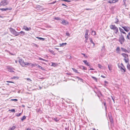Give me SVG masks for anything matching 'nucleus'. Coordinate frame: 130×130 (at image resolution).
I'll return each mask as SVG.
<instances>
[{
  "instance_id": "53",
  "label": "nucleus",
  "mask_w": 130,
  "mask_h": 130,
  "mask_svg": "<svg viewBox=\"0 0 130 130\" xmlns=\"http://www.w3.org/2000/svg\"><path fill=\"white\" fill-rule=\"evenodd\" d=\"M39 59L40 60H43V59L42 58H40V57H39Z\"/></svg>"
},
{
  "instance_id": "20",
  "label": "nucleus",
  "mask_w": 130,
  "mask_h": 130,
  "mask_svg": "<svg viewBox=\"0 0 130 130\" xmlns=\"http://www.w3.org/2000/svg\"><path fill=\"white\" fill-rule=\"evenodd\" d=\"M72 69L73 70V71L77 73H79V72H78L77 70L76 69H75L73 68H72Z\"/></svg>"
},
{
  "instance_id": "9",
  "label": "nucleus",
  "mask_w": 130,
  "mask_h": 130,
  "mask_svg": "<svg viewBox=\"0 0 130 130\" xmlns=\"http://www.w3.org/2000/svg\"><path fill=\"white\" fill-rule=\"evenodd\" d=\"M61 23L63 25H66L67 24H69L68 21L65 20H63L62 21Z\"/></svg>"
},
{
  "instance_id": "4",
  "label": "nucleus",
  "mask_w": 130,
  "mask_h": 130,
  "mask_svg": "<svg viewBox=\"0 0 130 130\" xmlns=\"http://www.w3.org/2000/svg\"><path fill=\"white\" fill-rule=\"evenodd\" d=\"M8 3L7 0H4L2 1L0 3V5L5 6L7 5Z\"/></svg>"
},
{
  "instance_id": "46",
  "label": "nucleus",
  "mask_w": 130,
  "mask_h": 130,
  "mask_svg": "<svg viewBox=\"0 0 130 130\" xmlns=\"http://www.w3.org/2000/svg\"><path fill=\"white\" fill-rule=\"evenodd\" d=\"M9 70L10 71V72H14L13 69H9Z\"/></svg>"
},
{
  "instance_id": "32",
  "label": "nucleus",
  "mask_w": 130,
  "mask_h": 130,
  "mask_svg": "<svg viewBox=\"0 0 130 130\" xmlns=\"http://www.w3.org/2000/svg\"><path fill=\"white\" fill-rule=\"evenodd\" d=\"M96 33L95 31H92L91 34L93 35H95Z\"/></svg>"
},
{
  "instance_id": "52",
  "label": "nucleus",
  "mask_w": 130,
  "mask_h": 130,
  "mask_svg": "<svg viewBox=\"0 0 130 130\" xmlns=\"http://www.w3.org/2000/svg\"><path fill=\"white\" fill-rule=\"evenodd\" d=\"M7 82H8V83H14L13 82H11V81H7Z\"/></svg>"
},
{
  "instance_id": "57",
  "label": "nucleus",
  "mask_w": 130,
  "mask_h": 130,
  "mask_svg": "<svg viewBox=\"0 0 130 130\" xmlns=\"http://www.w3.org/2000/svg\"><path fill=\"white\" fill-rule=\"evenodd\" d=\"M43 60L44 61H46V62H47V60H46L45 59H43V60Z\"/></svg>"
},
{
  "instance_id": "14",
  "label": "nucleus",
  "mask_w": 130,
  "mask_h": 130,
  "mask_svg": "<svg viewBox=\"0 0 130 130\" xmlns=\"http://www.w3.org/2000/svg\"><path fill=\"white\" fill-rule=\"evenodd\" d=\"M83 62L85 63V64L86 65L88 66H90V64L89 63L87 62L86 60H84L83 61Z\"/></svg>"
},
{
  "instance_id": "34",
  "label": "nucleus",
  "mask_w": 130,
  "mask_h": 130,
  "mask_svg": "<svg viewBox=\"0 0 130 130\" xmlns=\"http://www.w3.org/2000/svg\"><path fill=\"white\" fill-rule=\"evenodd\" d=\"M67 44V43H62L61 44H60V45L61 46H64V45H65Z\"/></svg>"
},
{
  "instance_id": "6",
  "label": "nucleus",
  "mask_w": 130,
  "mask_h": 130,
  "mask_svg": "<svg viewBox=\"0 0 130 130\" xmlns=\"http://www.w3.org/2000/svg\"><path fill=\"white\" fill-rule=\"evenodd\" d=\"M122 27L124 29L125 31L126 32L128 31L130 29L128 27L125 26H122Z\"/></svg>"
},
{
  "instance_id": "33",
  "label": "nucleus",
  "mask_w": 130,
  "mask_h": 130,
  "mask_svg": "<svg viewBox=\"0 0 130 130\" xmlns=\"http://www.w3.org/2000/svg\"><path fill=\"white\" fill-rule=\"evenodd\" d=\"M98 67H99V68L100 69H102V67L103 66H101L100 64H98Z\"/></svg>"
},
{
  "instance_id": "7",
  "label": "nucleus",
  "mask_w": 130,
  "mask_h": 130,
  "mask_svg": "<svg viewBox=\"0 0 130 130\" xmlns=\"http://www.w3.org/2000/svg\"><path fill=\"white\" fill-rule=\"evenodd\" d=\"M118 67L119 68H120V70H121L122 72H123L124 73L126 72V69L125 68V67L123 68V67H121L120 68L119 65H118Z\"/></svg>"
},
{
  "instance_id": "5",
  "label": "nucleus",
  "mask_w": 130,
  "mask_h": 130,
  "mask_svg": "<svg viewBox=\"0 0 130 130\" xmlns=\"http://www.w3.org/2000/svg\"><path fill=\"white\" fill-rule=\"evenodd\" d=\"M19 62L21 65L22 66V67H24V63L25 62L22 59H20L19 60Z\"/></svg>"
},
{
  "instance_id": "59",
  "label": "nucleus",
  "mask_w": 130,
  "mask_h": 130,
  "mask_svg": "<svg viewBox=\"0 0 130 130\" xmlns=\"http://www.w3.org/2000/svg\"><path fill=\"white\" fill-rule=\"evenodd\" d=\"M116 19H117V21L115 22V23H116L118 22V19H117V18Z\"/></svg>"
},
{
  "instance_id": "38",
  "label": "nucleus",
  "mask_w": 130,
  "mask_h": 130,
  "mask_svg": "<svg viewBox=\"0 0 130 130\" xmlns=\"http://www.w3.org/2000/svg\"><path fill=\"white\" fill-rule=\"evenodd\" d=\"M76 78L78 79L79 80H80L81 81H82L83 80V79L82 78H80L79 77L77 76Z\"/></svg>"
},
{
  "instance_id": "31",
  "label": "nucleus",
  "mask_w": 130,
  "mask_h": 130,
  "mask_svg": "<svg viewBox=\"0 0 130 130\" xmlns=\"http://www.w3.org/2000/svg\"><path fill=\"white\" fill-rule=\"evenodd\" d=\"M53 19L57 20H59L60 19L59 17H55Z\"/></svg>"
},
{
  "instance_id": "17",
  "label": "nucleus",
  "mask_w": 130,
  "mask_h": 130,
  "mask_svg": "<svg viewBox=\"0 0 130 130\" xmlns=\"http://www.w3.org/2000/svg\"><path fill=\"white\" fill-rule=\"evenodd\" d=\"M119 29L120 31L121 32L124 34H126V33L124 31L123 29L121 28L120 27H119Z\"/></svg>"
},
{
  "instance_id": "39",
  "label": "nucleus",
  "mask_w": 130,
  "mask_h": 130,
  "mask_svg": "<svg viewBox=\"0 0 130 130\" xmlns=\"http://www.w3.org/2000/svg\"><path fill=\"white\" fill-rule=\"evenodd\" d=\"M85 38L86 39V40H87L88 38V35H85Z\"/></svg>"
},
{
  "instance_id": "2",
  "label": "nucleus",
  "mask_w": 130,
  "mask_h": 130,
  "mask_svg": "<svg viewBox=\"0 0 130 130\" xmlns=\"http://www.w3.org/2000/svg\"><path fill=\"white\" fill-rule=\"evenodd\" d=\"M10 32L16 36L19 35L18 32L16 31L15 30L11 28H10Z\"/></svg>"
},
{
  "instance_id": "19",
  "label": "nucleus",
  "mask_w": 130,
  "mask_h": 130,
  "mask_svg": "<svg viewBox=\"0 0 130 130\" xmlns=\"http://www.w3.org/2000/svg\"><path fill=\"white\" fill-rule=\"evenodd\" d=\"M36 38L39 39L40 40H42V41H44L45 39V38L41 37H36Z\"/></svg>"
},
{
  "instance_id": "10",
  "label": "nucleus",
  "mask_w": 130,
  "mask_h": 130,
  "mask_svg": "<svg viewBox=\"0 0 130 130\" xmlns=\"http://www.w3.org/2000/svg\"><path fill=\"white\" fill-rule=\"evenodd\" d=\"M118 0H109L108 1V3L110 4L112 3H114L117 2L118 1Z\"/></svg>"
},
{
  "instance_id": "18",
  "label": "nucleus",
  "mask_w": 130,
  "mask_h": 130,
  "mask_svg": "<svg viewBox=\"0 0 130 130\" xmlns=\"http://www.w3.org/2000/svg\"><path fill=\"white\" fill-rule=\"evenodd\" d=\"M122 51V52H124L125 53L128 52L125 49H124L122 47L121 48Z\"/></svg>"
},
{
  "instance_id": "42",
  "label": "nucleus",
  "mask_w": 130,
  "mask_h": 130,
  "mask_svg": "<svg viewBox=\"0 0 130 130\" xmlns=\"http://www.w3.org/2000/svg\"><path fill=\"white\" fill-rule=\"evenodd\" d=\"M53 119V120H55L56 122H57L58 121L57 119L56 118H54Z\"/></svg>"
},
{
  "instance_id": "37",
  "label": "nucleus",
  "mask_w": 130,
  "mask_h": 130,
  "mask_svg": "<svg viewBox=\"0 0 130 130\" xmlns=\"http://www.w3.org/2000/svg\"><path fill=\"white\" fill-rule=\"evenodd\" d=\"M66 35H67V36H69V37L70 36V34L68 32H66Z\"/></svg>"
},
{
  "instance_id": "8",
  "label": "nucleus",
  "mask_w": 130,
  "mask_h": 130,
  "mask_svg": "<svg viewBox=\"0 0 130 130\" xmlns=\"http://www.w3.org/2000/svg\"><path fill=\"white\" fill-rule=\"evenodd\" d=\"M23 28L27 31H29L31 30V28L30 27L28 28L26 26H23Z\"/></svg>"
},
{
  "instance_id": "51",
  "label": "nucleus",
  "mask_w": 130,
  "mask_h": 130,
  "mask_svg": "<svg viewBox=\"0 0 130 130\" xmlns=\"http://www.w3.org/2000/svg\"><path fill=\"white\" fill-rule=\"evenodd\" d=\"M56 64L55 63H52V66H55Z\"/></svg>"
},
{
  "instance_id": "11",
  "label": "nucleus",
  "mask_w": 130,
  "mask_h": 130,
  "mask_svg": "<svg viewBox=\"0 0 130 130\" xmlns=\"http://www.w3.org/2000/svg\"><path fill=\"white\" fill-rule=\"evenodd\" d=\"M110 28L112 29L115 30L117 27L115 25H111L110 26Z\"/></svg>"
},
{
  "instance_id": "64",
  "label": "nucleus",
  "mask_w": 130,
  "mask_h": 130,
  "mask_svg": "<svg viewBox=\"0 0 130 130\" xmlns=\"http://www.w3.org/2000/svg\"><path fill=\"white\" fill-rule=\"evenodd\" d=\"M0 18H3V16L0 15Z\"/></svg>"
},
{
  "instance_id": "54",
  "label": "nucleus",
  "mask_w": 130,
  "mask_h": 130,
  "mask_svg": "<svg viewBox=\"0 0 130 130\" xmlns=\"http://www.w3.org/2000/svg\"><path fill=\"white\" fill-rule=\"evenodd\" d=\"M27 80H30V81H31V80L29 78H27Z\"/></svg>"
},
{
  "instance_id": "13",
  "label": "nucleus",
  "mask_w": 130,
  "mask_h": 130,
  "mask_svg": "<svg viewBox=\"0 0 130 130\" xmlns=\"http://www.w3.org/2000/svg\"><path fill=\"white\" fill-rule=\"evenodd\" d=\"M18 34H20V35L21 36H23L25 35V32L23 31H21L20 32H18Z\"/></svg>"
},
{
  "instance_id": "45",
  "label": "nucleus",
  "mask_w": 130,
  "mask_h": 130,
  "mask_svg": "<svg viewBox=\"0 0 130 130\" xmlns=\"http://www.w3.org/2000/svg\"><path fill=\"white\" fill-rule=\"evenodd\" d=\"M104 51V46H103L101 49V51Z\"/></svg>"
},
{
  "instance_id": "15",
  "label": "nucleus",
  "mask_w": 130,
  "mask_h": 130,
  "mask_svg": "<svg viewBox=\"0 0 130 130\" xmlns=\"http://www.w3.org/2000/svg\"><path fill=\"white\" fill-rule=\"evenodd\" d=\"M35 65L36 66L38 67L39 69H41L42 70H44V68L43 67H41V66H40L39 64L35 63Z\"/></svg>"
},
{
  "instance_id": "56",
  "label": "nucleus",
  "mask_w": 130,
  "mask_h": 130,
  "mask_svg": "<svg viewBox=\"0 0 130 130\" xmlns=\"http://www.w3.org/2000/svg\"><path fill=\"white\" fill-rule=\"evenodd\" d=\"M69 128L68 127H66L65 128V130H69Z\"/></svg>"
},
{
  "instance_id": "29",
  "label": "nucleus",
  "mask_w": 130,
  "mask_h": 130,
  "mask_svg": "<svg viewBox=\"0 0 130 130\" xmlns=\"http://www.w3.org/2000/svg\"><path fill=\"white\" fill-rule=\"evenodd\" d=\"M80 67H82V69L83 70H87V68L83 66H81Z\"/></svg>"
},
{
  "instance_id": "50",
  "label": "nucleus",
  "mask_w": 130,
  "mask_h": 130,
  "mask_svg": "<svg viewBox=\"0 0 130 130\" xmlns=\"http://www.w3.org/2000/svg\"><path fill=\"white\" fill-rule=\"evenodd\" d=\"M89 68H90V69L89 70H94V69L92 68H91V66L90 65V66H89Z\"/></svg>"
},
{
  "instance_id": "26",
  "label": "nucleus",
  "mask_w": 130,
  "mask_h": 130,
  "mask_svg": "<svg viewBox=\"0 0 130 130\" xmlns=\"http://www.w3.org/2000/svg\"><path fill=\"white\" fill-rule=\"evenodd\" d=\"M127 37L128 39H130V32L128 33V34L127 35Z\"/></svg>"
},
{
  "instance_id": "60",
  "label": "nucleus",
  "mask_w": 130,
  "mask_h": 130,
  "mask_svg": "<svg viewBox=\"0 0 130 130\" xmlns=\"http://www.w3.org/2000/svg\"><path fill=\"white\" fill-rule=\"evenodd\" d=\"M62 5L63 6H66L67 7H68L67 6H66V5H65L64 4H62Z\"/></svg>"
},
{
  "instance_id": "44",
  "label": "nucleus",
  "mask_w": 130,
  "mask_h": 130,
  "mask_svg": "<svg viewBox=\"0 0 130 130\" xmlns=\"http://www.w3.org/2000/svg\"><path fill=\"white\" fill-rule=\"evenodd\" d=\"M50 52L53 55H55V54L54 53V52L53 50H51L50 51Z\"/></svg>"
},
{
  "instance_id": "63",
  "label": "nucleus",
  "mask_w": 130,
  "mask_h": 130,
  "mask_svg": "<svg viewBox=\"0 0 130 130\" xmlns=\"http://www.w3.org/2000/svg\"><path fill=\"white\" fill-rule=\"evenodd\" d=\"M55 48L58 51L59 49L57 48Z\"/></svg>"
},
{
  "instance_id": "41",
  "label": "nucleus",
  "mask_w": 130,
  "mask_h": 130,
  "mask_svg": "<svg viewBox=\"0 0 130 130\" xmlns=\"http://www.w3.org/2000/svg\"><path fill=\"white\" fill-rule=\"evenodd\" d=\"M15 126H12V127L11 128H10L11 129V130H13L14 129H15Z\"/></svg>"
},
{
  "instance_id": "27",
  "label": "nucleus",
  "mask_w": 130,
  "mask_h": 130,
  "mask_svg": "<svg viewBox=\"0 0 130 130\" xmlns=\"http://www.w3.org/2000/svg\"><path fill=\"white\" fill-rule=\"evenodd\" d=\"M120 50V48L119 47H117L116 49V51H117V52L118 53Z\"/></svg>"
},
{
  "instance_id": "35",
  "label": "nucleus",
  "mask_w": 130,
  "mask_h": 130,
  "mask_svg": "<svg viewBox=\"0 0 130 130\" xmlns=\"http://www.w3.org/2000/svg\"><path fill=\"white\" fill-rule=\"evenodd\" d=\"M22 114V113H17L16 114V116L17 117H19L20 116L21 114Z\"/></svg>"
},
{
  "instance_id": "55",
  "label": "nucleus",
  "mask_w": 130,
  "mask_h": 130,
  "mask_svg": "<svg viewBox=\"0 0 130 130\" xmlns=\"http://www.w3.org/2000/svg\"><path fill=\"white\" fill-rule=\"evenodd\" d=\"M111 98H112V99L113 100L114 102H115L114 100L115 98L113 97L112 96H111Z\"/></svg>"
},
{
  "instance_id": "3",
  "label": "nucleus",
  "mask_w": 130,
  "mask_h": 130,
  "mask_svg": "<svg viewBox=\"0 0 130 130\" xmlns=\"http://www.w3.org/2000/svg\"><path fill=\"white\" fill-rule=\"evenodd\" d=\"M124 39L123 35H121V36L120 37L119 39V41L121 44H122L124 42Z\"/></svg>"
},
{
  "instance_id": "30",
  "label": "nucleus",
  "mask_w": 130,
  "mask_h": 130,
  "mask_svg": "<svg viewBox=\"0 0 130 130\" xmlns=\"http://www.w3.org/2000/svg\"><path fill=\"white\" fill-rule=\"evenodd\" d=\"M104 105L105 107V109H107V106L105 102H103Z\"/></svg>"
},
{
  "instance_id": "25",
  "label": "nucleus",
  "mask_w": 130,
  "mask_h": 130,
  "mask_svg": "<svg viewBox=\"0 0 130 130\" xmlns=\"http://www.w3.org/2000/svg\"><path fill=\"white\" fill-rule=\"evenodd\" d=\"M91 77L96 82H97V79L96 78L93 76H91Z\"/></svg>"
},
{
  "instance_id": "21",
  "label": "nucleus",
  "mask_w": 130,
  "mask_h": 130,
  "mask_svg": "<svg viewBox=\"0 0 130 130\" xmlns=\"http://www.w3.org/2000/svg\"><path fill=\"white\" fill-rule=\"evenodd\" d=\"M89 40H90V42L91 43L93 44V46H94L95 45L94 43L93 42L92 38H90L89 39Z\"/></svg>"
},
{
  "instance_id": "58",
  "label": "nucleus",
  "mask_w": 130,
  "mask_h": 130,
  "mask_svg": "<svg viewBox=\"0 0 130 130\" xmlns=\"http://www.w3.org/2000/svg\"><path fill=\"white\" fill-rule=\"evenodd\" d=\"M27 130H31V129L30 128H27Z\"/></svg>"
},
{
  "instance_id": "47",
  "label": "nucleus",
  "mask_w": 130,
  "mask_h": 130,
  "mask_svg": "<svg viewBox=\"0 0 130 130\" xmlns=\"http://www.w3.org/2000/svg\"><path fill=\"white\" fill-rule=\"evenodd\" d=\"M10 110L12 112H15V110L14 109H12Z\"/></svg>"
},
{
  "instance_id": "22",
  "label": "nucleus",
  "mask_w": 130,
  "mask_h": 130,
  "mask_svg": "<svg viewBox=\"0 0 130 130\" xmlns=\"http://www.w3.org/2000/svg\"><path fill=\"white\" fill-rule=\"evenodd\" d=\"M115 33V34H117L118 31V29L117 28H116L114 30Z\"/></svg>"
},
{
  "instance_id": "1",
  "label": "nucleus",
  "mask_w": 130,
  "mask_h": 130,
  "mask_svg": "<svg viewBox=\"0 0 130 130\" xmlns=\"http://www.w3.org/2000/svg\"><path fill=\"white\" fill-rule=\"evenodd\" d=\"M121 55L124 57V60H125V62L126 63L128 62L129 59L128 58V55L127 54L123 53H122Z\"/></svg>"
},
{
  "instance_id": "61",
  "label": "nucleus",
  "mask_w": 130,
  "mask_h": 130,
  "mask_svg": "<svg viewBox=\"0 0 130 130\" xmlns=\"http://www.w3.org/2000/svg\"><path fill=\"white\" fill-rule=\"evenodd\" d=\"M121 64L122 66H123V68L124 67V66L123 64L122 63H121Z\"/></svg>"
},
{
  "instance_id": "43",
  "label": "nucleus",
  "mask_w": 130,
  "mask_h": 130,
  "mask_svg": "<svg viewBox=\"0 0 130 130\" xmlns=\"http://www.w3.org/2000/svg\"><path fill=\"white\" fill-rule=\"evenodd\" d=\"M30 66H31L32 67H35V66H36L35 65V64H33L30 63Z\"/></svg>"
},
{
  "instance_id": "62",
  "label": "nucleus",
  "mask_w": 130,
  "mask_h": 130,
  "mask_svg": "<svg viewBox=\"0 0 130 130\" xmlns=\"http://www.w3.org/2000/svg\"><path fill=\"white\" fill-rule=\"evenodd\" d=\"M82 55H84V56H85V54H83V53H82Z\"/></svg>"
},
{
  "instance_id": "24",
  "label": "nucleus",
  "mask_w": 130,
  "mask_h": 130,
  "mask_svg": "<svg viewBox=\"0 0 130 130\" xmlns=\"http://www.w3.org/2000/svg\"><path fill=\"white\" fill-rule=\"evenodd\" d=\"M127 69L130 71V65L129 63L127 64Z\"/></svg>"
},
{
  "instance_id": "16",
  "label": "nucleus",
  "mask_w": 130,
  "mask_h": 130,
  "mask_svg": "<svg viewBox=\"0 0 130 130\" xmlns=\"http://www.w3.org/2000/svg\"><path fill=\"white\" fill-rule=\"evenodd\" d=\"M12 9H0L2 11H6L8 10H10Z\"/></svg>"
},
{
  "instance_id": "48",
  "label": "nucleus",
  "mask_w": 130,
  "mask_h": 130,
  "mask_svg": "<svg viewBox=\"0 0 130 130\" xmlns=\"http://www.w3.org/2000/svg\"><path fill=\"white\" fill-rule=\"evenodd\" d=\"M11 100V101H18V99H12Z\"/></svg>"
},
{
  "instance_id": "49",
  "label": "nucleus",
  "mask_w": 130,
  "mask_h": 130,
  "mask_svg": "<svg viewBox=\"0 0 130 130\" xmlns=\"http://www.w3.org/2000/svg\"><path fill=\"white\" fill-rule=\"evenodd\" d=\"M101 77H102L103 78H105L106 77V76H104V75H101Z\"/></svg>"
},
{
  "instance_id": "12",
  "label": "nucleus",
  "mask_w": 130,
  "mask_h": 130,
  "mask_svg": "<svg viewBox=\"0 0 130 130\" xmlns=\"http://www.w3.org/2000/svg\"><path fill=\"white\" fill-rule=\"evenodd\" d=\"M112 66L111 64H110L108 65V67L110 71H111L112 70Z\"/></svg>"
},
{
  "instance_id": "28",
  "label": "nucleus",
  "mask_w": 130,
  "mask_h": 130,
  "mask_svg": "<svg viewBox=\"0 0 130 130\" xmlns=\"http://www.w3.org/2000/svg\"><path fill=\"white\" fill-rule=\"evenodd\" d=\"M89 31V30L86 29L85 31V35H88Z\"/></svg>"
},
{
  "instance_id": "23",
  "label": "nucleus",
  "mask_w": 130,
  "mask_h": 130,
  "mask_svg": "<svg viewBox=\"0 0 130 130\" xmlns=\"http://www.w3.org/2000/svg\"><path fill=\"white\" fill-rule=\"evenodd\" d=\"M30 63L28 62H25L24 63V66L26 65L29 66L30 65Z\"/></svg>"
},
{
  "instance_id": "36",
  "label": "nucleus",
  "mask_w": 130,
  "mask_h": 130,
  "mask_svg": "<svg viewBox=\"0 0 130 130\" xmlns=\"http://www.w3.org/2000/svg\"><path fill=\"white\" fill-rule=\"evenodd\" d=\"M26 118V117L25 116H24L22 118H21V120L23 121Z\"/></svg>"
},
{
  "instance_id": "40",
  "label": "nucleus",
  "mask_w": 130,
  "mask_h": 130,
  "mask_svg": "<svg viewBox=\"0 0 130 130\" xmlns=\"http://www.w3.org/2000/svg\"><path fill=\"white\" fill-rule=\"evenodd\" d=\"M126 0H123V2L124 3L123 4V5H125V7L126 6V5H125V2Z\"/></svg>"
}]
</instances>
